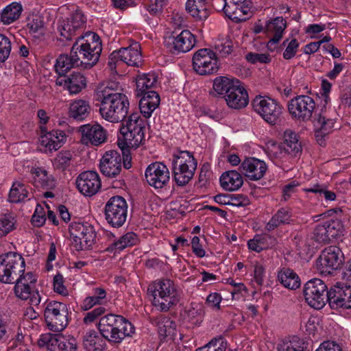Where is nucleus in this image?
<instances>
[{"instance_id": "obj_1", "label": "nucleus", "mask_w": 351, "mask_h": 351, "mask_svg": "<svg viewBox=\"0 0 351 351\" xmlns=\"http://www.w3.org/2000/svg\"><path fill=\"white\" fill-rule=\"evenodd\" d=\"M97 95L101 103L99 113L103 119L111 123H119L125 118L130 103L128 97L118 91L117 84L111 82L101 86Z\"/></svg>"}, {"instance_id": "obj_2", "label": "nucleus", "mask_w": 351, "mask_h": 351, "mask_svg": "<svg viewBox=\"0 0 351 351\" xmlns=\"http://www.w3.org/2000/svg\"><path fill=\"white\" fill-rule=\"evenodd\" d=\"M154 306L161 312H167L176 306L182 298V291L171 279L161 278L154 281L149 287Z\"/></svg>"}, {"instance_id": "obj_3", "label": "nucleus", "mask_w": 351, "mask_h": 351, "mask_svg": "<svg viewBox=\"0 0 351 351\" xmlns=\"http://www.w3.org/2000/svg\"><path fill=\"white\" fill-rule=\"evenodd\" d=\"M97 327L105 339L113 343H121L125 337L134 333V327L128 320L112 313L101 317Z\"/></svg>"}, {"instance_id": "obj_4", "label": "nucleus", "mask_w": 351, "mask_h": 351, "mask_svg": "<svg viewBox=\"0 0 351 351\" xmlns=\"http://www.w3.org/2000/svg\"><path fill=\"white\" fill-rule=\"evenodd\" d=\"M144 121L138 113H132L123 124L120 129L123 141L119 143L120 148L124 154V147L136 149L145 140Z\"/></svg>"}, {"instance_id": "obj_5", "label": "nucleus", "mask_w": 351, "mask_h": 351, "mask_svg": "<svg viewBox=\"0 0 351 351\" xmlns=\"http://www.w3.org/2000/svg\"><path fill=\"white\" fill-rule=\"evenodd\" d=\"M72 47L85 68H90L97 62L102 49L100 38L94 33L86 34L85 38H79Z\"/></svg>"}, {"instance_id": "obj_6", "label": "nucleus", "mask_w": 351, "mask_h": 351, "mask_svg": "<svg viewBox=\"0 0 351 351\" xmlns=\"http://www.w3.org/2000/svg\"><path fill=\"white\" fill-rule=\"evenodd\" d=\"M197 161L188 151H180L173 155L172 171L173 178L179 186H184L193 178Z\"/></svg>"}, {"instance_id": "obj_7", "label": "nucleus", "mask_w": 351, "mask_h": 351, "mask_svg": "<svg viewBox=\"0 0 351 351\" xmlns=\"http://www.w3.org/2000/svg\"><path fill=\"white\" fill-rule=\"evenodd\" d=\"M44 317L47 328L53 332L62 331L69 324V309L66 304L55 300L45 304Z\"/></svg>"}, {"instance_id": "obj_8", "label": "nucleus", "mask_w": 351, "mask_h": 351, "mask_svg": "<svg viewBox=\"0 0 351 351\" xmlns=\"http://www.w3.org/2000/svg\"><path fill=\"white\" fill-rule=\"evenodd\" d=\"M25 261L21 254L8 252L0 256V282L13 283L18 276L25 271Z\"/></svg>"}, {"instance_id": "obj_9", "label": "nucleus", "mask_w": 351, "mask_h": 351, "mask_svg": "<svg viewBox=\"0 0 351 351\" xmlns=\"http://www.w3.org/2000/svg\"><path fill=\"white\" fill-rule=\"evenodd\" d=\"M72 244L77 251L89 249L95 242L94 227L88 222L73 221L69 228Z\"/></svg>"}, {"instance_id": "obj_10", "label": "nucleus", "mask_w": 351, "mask_h": 351, "mask_svg": "<svg viewBox=\"0 0 351 351\" xmlns=\"http://www.w3.org/2000/svg\"><path fill=\"white\" fill-rule=\"evenodd\" d=\"M252 106L254 111L269 124L275 125L279 121L282 108L276 100L257 95L252 101Z\"/></svg>"}, {"instance_id": "obj_11", "label": "nucleus", "mask_w": 351, "mask_h": 351, "mask_svg": "<svg viewBox=\"0 0 351 351\" xmlns=\"http://www.w3.org/2000/svg\"><path fill=\"white\" fill-rule=\"evenodd\" d=\"M142 56L139 43H134L128 47L114 51L109 56L108 65L112 72L116 71L117 64L123 62L129 66H138L141 64Z\"/></svg>"}, {"instance_id": "obj_12", "label": "nucleus", "mask_w": 351, "mask_h": 351, "mask_svg": "<svg viewBox=\"0 0 351 351\" xmlns=\"http://www.w3.org/2000/svg\"><path fill=\"white\" fill-rule=\"evenodd\" d=\"M193 66L200 75H208L218 71L219 65L216 53L210 49L197 50L193 56Z\"/></svg>"}, {"instance_id": "obj_13", "label": "nucleus", "mask_w": 351, "mask_h": 351, "mask_svg": "<svg viewBox=\"0 0 351 351\" xmlns=\"http://www.w3.org/2000/svg\"><path fill=\"white\" fill-rule=\"evenodd\" d=\"M128 204L121 196H113L105 206L106 219L113 227H121L128 217Z\"/></svg>"}, {"instance_id": "obj_14", "label": "nucleus", "mask_w": 351, "mask_h": 351, "mask_svg": "<svg viewBox=\"0 0 351 351\" xmlns=\"http://www.w3.org/2000/svg\"><path fill=\"white\" fill-rule=\"evenodd\" d=\"M327 286L319 278L308 280L304 287V295L306 302L311 307L320 309L327 300Z\"/></svg>"}, {"instance_id": "obj_15", "label": "nucleus", "mask_w": 351, "mask_h": 351, "mask_svg": "<svg viewBox=\"0 0 351 351\" xmlns=\"http://www.w3.org/2000/svg\"><path fill=\"white\" fill-rule=\"evenodd\" d=\"M38 346L47 351H77V340L73 337H57L51 333L43 334L38 339Z\"/></svg>"}, {"instance_id": "obj_16", "label": "nucleus", "mask_w": 351, "mask_h": 351, "mask_svg": "<svg viewBox=\"0 0 351 351\" xmlns=\"http://www.w3.org/2000/svg\"><path fill=\"white\" fill-rule=\"evenodd\" d=\"M344 228L339 219H332L317 225L313 231V238L319 243H329L343 234Z\"/></svg>"}, {"instance_id": "obj_17", "label": "nucleus", "mask_w": 351, "mask_h": 351, "mask_svg": "<svg viewBox=\"0 0 351 351\" xmlns=\"http://www.w3.org/2000/svg\"><path fill=\"white\" fill-rule=\"evenodd\" d=\"M315 108L313 99L308 95H300L292 99L288 106L289 113L295 119L310 120Z\"/></svg>"}, {"instance_id": "obj_18", "label": "nucleus", "mask_w": 351, "mask_h": 351, "mask_svg": "<svg viewBox=\"0 0 351 351\" xmlns=\"http://www.w3.org/2000/svg\"><path fill=\"white\" fill-rule=\"evenodd\" d=\"M341 250L337 246H329L322 252L316 263L317 270L324 275L331 274L341 264Z\"/></svg>"}, {"instance_id": "obj_19", "label": "nucleus", "mask_w": 351, "mask_h": 351, "mask_svg": "<svg viewBox=\"0 0 351 351\" xmlns=\"http://www.w3.org/2000/svg\"><path fill=\"white\" fill-rule=\"evenodd\" d=\"M39 147L43 152H51L60 149L66 141V134L62 130H52L47 132L45 126H40Z\"/></svg>"}, {"instance_id": "obj_20", "label": "nucleus", "mask_w": 351, "mask_h": 351, "mask_svg": "<svg viewBox=\"0 0 351 351\" xmlns=\"http://www.w3.org/2000/svg\"><path fill=\"white\" fill-rule=\"evenodd\" d=\"M327 301L331 308H351V286L337 285L327 292Z\"/></svg>"}, {"instance_id": "obj_21", "label": "nucleus", "mask_w": 351, "mask_h": 351, "mask_svg": "<svg viewBox=\"0 0 351 351\" xmlns=\"http://www.w3.org/2000/svg\"><path fill=\"white\" fill-rule=\"evenodd\" d=\"M145 176L147 182L155 189H162L169 181V171L161 162H153L146 169Z\"/></svg>"}, {"instance_id": "obj_22", "label": "nucleus", "mask_w": 351, "mask_h": 351, "mask_svg": "<svg viewBox=\"0 0 351 351\" xmlns=\"http://www.w3.org/2000/svg\"><path fill=\"white\" fill-rule=\"evenodd\" d=\"M81 142L85 145L99 146L107 140L106 130L99 124H85L79 128Z\"/></svg>"}, {"instance_id": "obj_23", "label": "nucleus", "mask_w": 351, "mask_h": 351, "mask_svg": "<svg viewBox=\"0 0 351 351\" xmlns=\"http://www.w3.org/2000/svg\"><path fill=\"white\" fill-rule=\"evenodd\" d=\"M122 160L121 155L117 151H107L100 160L101 173L106 177H115L119 175L121 170Z\"/></svg>"}, {"instance_id": "obj_24", "label": "nucleus", "mask_w": 351, "mask_h": 351, "mask_svg": "<svg viewBox=\"0 0 351 351\" xmlns=\"http://www.w3.org/2000/svg\"><path fill=\"white\" fill-rule=\"evenodd\" d=\"M79 191L85 196H93L101 188L99 175L93 171H85L79 175L76 180Z\"/></svg>"}, {"instance_id": "obj_25", "label": "nucleus", "mask_w": 351, "mask_h": 351, "mask_svg": "<svg viewBox=\"0 0 351 351\" xmlns=\"http://www.w3.org/2000/svg\"><path fill=\"white\" fill-rule=\"evenodd\" d=\"M267 169L266 163L263 160L255 158L245 159L240 167L242 173L250 180L254 181L261 179Z\"/></svg>"}, {"instance_id": "obj_26", "label": "nucleus", "mask_w": 351, "mask_h": 351, "mask_svg": "<svg viewBox=\"0 0 351 351\" xmlns=\"http://www.w3.org/2000/svg\"><path fill=\"white\" fill-rule=\"evenodd\" d=\"M224 99L227 105L234 109L243 108L249 101L247 92L241 81L226 95Z\"/></svg>"}, {"instance_id": "obj_27", "label": "nucleus", "mask_w": 351, "mask_h": 351, "mask_svg": "<svg viewBox=\"0 0 351 351\" xmlns=\"http://www.w3.org/2000/svg\"><path fill=\"white\" fill-rule=\"evenodd\" d=\"M57 84L62 86L71 95H76L86 86V79L80 73H73L59 77Z\"/></svg>"}, {"instance_id": "obj_28", "label": "nucleus", "mask_w": 351, "mask_h": 351, "mask_svg": "<svg viewBox=\"0 0 351 351\" xmlns=\"http://www.w3.org/2000/svg\"><path fill=\"white\" fill-rule=\"evenodd\" d=\"M30 182L36 188L51 189L54 184V180L44 167L32 166L29 169Z\"/></svg>"}, {"instance_id": "obj_29", "label": "nucleus", "mask_w": 351, "mask_h": 351, "mask_svg": "<svg viewBox=\"0 0 351 351\" xmlns=\"http://www.w3.org/2000/svg\"><path fill=\"white\" fill-rule=\"evenodd\" d=\"M196 44L195 36L187 29L173 37V49L177 53H186L191 51Z\"/></svg>"}, {"instance_id": "obj_30", "label": "nucleus", "mask_w": 351, "mask_h": 351, "mask_svg": "<svg viewBox=\"0 0 351 351\" xmlns=\"http://www.w3.org/2000/svg\"><path fill=\"white\" fill-rule=\"evenodd\" d=\"M186 10L196 21H204L210 15L207 0H187Z\"/></svg>"}, {"instance_id": "obj_31", "label": "nucleus", "mask_w": 351, "mask_h": 351, "mask_svg": "<svg viewBox=\"0 0 351 351\" xmlns=\"http://www.w3.org/2000/svg\"><path fill=\"white\" fill-rule=\"evenodd\" d=\"M287 27V22L282 16L276 17L266 23L265 31L271 37L269 43H278L282 38Z\"/></svg>"}, {"instance_id": "obj_32", "label": "nucleus", "mask_w": 351, "mask_h": 351, "mask_svg": "<svg viewBox=\"0 0 351 351\" xmlns=\"http://www.w3.org/2000/svg\"><path fill=\"white\" fill-rule=\"evenodd\" d=\"M82 66L79 55L76 54L73 47L69 55H60L56 60L55 64L56 71L60 75H64L65 73L75 66Z\"/></svg>"}, {"instance_id": "obj_33", "label": "nucleus", "mask_w": 351, "mask_h": 351, "mask_svg": "<svg viewBox=\"0 0 351 351\" xmlns=\"http://www.w3.org/2000/svg\"><path fill=\"white\" fill-rule=\"evenodd\" d=\"M107 293L106 290L101 287H95L92 293L87 295L80 304L82 311H88L94 306H104L107 302Z\"/></svg>"}, {"instance_id": "obj_34", "label": "nucleus", "mask_w": 351, "mask_h": 351, "mask_svg": "<svg viewBox=\"0 0 351 351\" xmlns=\"http://www.w3.org/2000/svg\"><path fill=\"white\" fill-rule=\"evenodd\" d=\"M293 221L291 209L287 207L279 208L265 225L267 231H272L277 228L290 224Z\"/></svg>"}, {"instance_id": "obj_35", "label": "nucleus", "mask_w": 351, "mask_h": 351, "mask_svg": "<svg viewBox=\"0 0 351 351\" xmlns=\"http://www.w3.org/2000/svg\"><path fill=\"white\" fill-rule=\"evenodd\" d=\"M141 96L139 101L141 113L145 118H149L160 104V96L156 91H150Z\"/></svg>"}, {"instance_id": "obj_36", "label": "nucleus", "mask_w": 351, "mask_h": 351, "mask_svg": "<svg viewBox=\"0 0 351 351\" xmlns=\"http://www.w3.org/2000/svg\"><path fill=\"white\" fill-rule=\"evenodd\" d=\"M14 291L17 298L23 300H29L32 305L38 306L41 302L38 291L34 287H29V285L15 282Z\"/></svg>"}, {"instance_id": "obj_37", "label": "nucleus", "mask_w": 351, "mask_h": 351, "mask_svg": "<svg viewBox=\"0 0 351 351\" xmlns=\"http://www.w3.org/2000/svg\"><path fill=\"white\" fill-rule=\"evenodd\" d=\"M278 281L285 288L295 290L301 282L298 275L291 269L283 267L278 271Z\"/></svg>"}, {"instance_id": "obj_38", "label": "nucleus", "mask_w": 351, "mask_h": 351, "mask_svg": "<svg viewBox=\"0 0 351 351\" xmlns=\"http://www.w3.org/2000/svg\"><path fill=\"white\" fill-rule=\"evenodd\" d=\"M239 82V80L232 77L218 76L213 80V93L224 98Z\"/></svg>"}, {"instance_id": "obj_39", "label": "nucleus", "mask_w": 351, "mask_h": 351, "mask_svg": "<svg viewBox=\"0 0 351 351\" xmlns=\"http://www.w3.org/2000/svg\"><path fill=\"white\" fill-rule=\"evenodd\" d=\"M276 350V351H309L308 343L297 336L280 340Z\"/></svg>"}, {"instance_id": "obj_40", "label": "nucleus", "mask_w": 351, "mask_h": 351, "mask_svg": "<svg viewBox=\"0 0 351 351\" xmlns=\"http://www.w3.org/2000/svg\"><path fill=\"white\" fill-rule=\"evenodd\" d=\"M220 184L226 191H234L242 186L243 180L242 176L237 171H228L221 176Z\"/></svg>"}, {"instance_id": "obj_41", "label": "nucleus", "mask_w": 351, "mask_h": 351, "mask_svg": "<svg viewBox=\"0 0 351 351\" xmlns=\"http://www.w3.org/2000/svg\"><path fill=\"white\" fill-rule=\"evenodd\" d=\"M104 338L95 330L88 331L83 339V346L86 351H103L106 346Z\"/></svg>"}, {"instance_id": "obj_42", "label": "nucleus", "mask_w": 351, "mask_h": 351, "mask_svg": "<svg viewBox=\"0 0 351 351\" xmlns=\"http://www.w3.org/2000/svg\"><path fill=\"white\" fill-rule=\"evenodd\" d=\"M275 245V239L267 234H256L247 241V246L250 250L261 252L265 250L272 247Z\"/></svg>"}, {"instance_id": "obj_43", "label": "nucleus", "mask_w": 351, "mask_h": 351, "mask_svg": "<svg viewBox=\"0 0 351 351\" xmlns=\"http://www.w3.org/2000/svg\"><path fill=\"white\" fill-rule=\"evenodd\" d=\"M283 146L288 154L297 156L302 151L298 135L291 130H286L283 134Z\"/></svg>"}, {"instance_id": "obj_44", "label": "nucleus", "mask_w": 351, "mask_h": 351, "mask_svg": "<svg viewBox=\"0 0 351 351\" xmlns=\"http://www.w3.org/2000/svg\"><path fill=\"white\" fill-rule=\"evenodd\" d=\"M157 83V77L154 73H142L138 75L136 80V93L138 97L150 92Z\"/></svg>"}, {"instance_id": "obj_45", "label": "nucleus", "mask_w": 351, "mask_h": 351, "mask_svg": "<svg viewBox=\"0 0 351 351\" xmlns=\"http://www.w3.org/2000/svg\"><path fill=\"white\" fill-rule=\"evenodd\" d=\"M23 11L21 4L12 2L4 8L0 14V21L4 25H10L19 19Z\"/></svg>"}, {"instance_id": "obj_46", "label": "nucleus", "mask_w": 351, "mask_h": 351, "mask_svg": "<svg viewBox=\"0 0 351 351\" xmlns=\"http://www.w3.org/2000/svg\"><path fill=\"white\" fill-rule=\"evenodd\" d=\"M90 106L88 101L84 99H75L69 107V116L75 119L84 120L90 114Z\"/></svg>"}, {"instance_id": "obj_47", "label": "nucleus", "mask_w": 351, "mask_h": 351, "mask_svg": "<svg viewBox=\"0 0 351 351\" xmlns=\"http://www.w3.org/2000/svg\"><path fill=\"white\" fill-rule=\"evenodd\" d=\"M29 187L20 181L13 182L8 195V200L12 203H19L28 198Z\"/></svg>"}, {"instance_id": "obj_48", "label": "nucleus", "mask_w": 351, "mask_h": 351, "mask_svg": "<svg viewBox=\"0 0 351 351\" xmlns=\"http://www.w3.org/2000/svg\"><path fill=\"white\" fill-rule=\"evenodd\" d=\"M223 10L228 18L236 22H240L246 20L247 15H248L250 12V8L247 5V1L235 8L232 6H223Z\"/></svg>"}, {"instance_id": "obj_49", "label": "nucleus", "mask_w": 351, "mask_h": 351, "mask_svg": "<svg viewBox=\"0 0 351 351\" xmlns=\"http://www.w3.org/2000/svg\"><path fill=\"white\" fill-rule=\"evenodd\" d=\"M158 327V333L163 338L173 339L176 336V324L168 317H161Z\"/></svg>"}, {"instance_id": "obj_50", "label": "nucleus", "mask_w": 351, "mask_h": 351, "mask_svg": "<svg viewBox=\"0 0 351 351\" xmlns=\"http://www.w3.org/2000/svg\"><path fill=\"white\" fill-rule=\"evenodd\" d=\"M138 241V236L133 232H128L114 241L108 247V251L122 250L125 247L133 246Z\"/></svg>"}, {"instance_id": "obj_51", "label": "nucleus", "mask_w": 351, "mask_h": 351, "mask_svg": "<svg viewBox=\"0 0 351 351\" xmlns=\"http://www.w3.org/2000/svg\"><path fill=\"white\" fill-rule=\"evenodd\" d=\"M314 126L316 128L315 135L317 138L328 134L334 127V120L326 119L325 116L319 114L313 120ZM317 141L320 140L317 138Z\"/></svg>"}, {"instance_id": "obj_52", "label": "nucleus", "mask_w": 351, "mask_h": 351, "mask_svg": "<svg viewBox=\"0 0 351 351\" xmlns=\"http://www.w3.org/2000/svg\"><path fill=\"white\" fill-rule=\"evenodd\" d=\"M16 219L12 213L0 216V238L7 236L16 229Z\"/></svg>"}, {"instance_id": "obj_53", "label": "nucleus", "mask_w": 351, "mask_h": 351, "mask_svg": "<svg viewBox=\"0 0 351 351\" xmlns=\"http://www.w3.org/2000/svg\"><path fill=\"white\" fill-rule=\"evenodd\" d=\"M57 28L60 36L62 37L60 38L62 40H71L76 34L74 28L71 26V22L67 18L59 20Z\"/></svg>"}, {"instance_id": "obj_54", "label": "nucleus", "mask_w": 351, "mask_h": 351, "mask_svg": "<svg viewBox=\"0 0 351 351\" xmlns=\"http://www.w3.org/2000/svg\"><path fill=\"white\" fill-rule=\"evenodd\" d=\"M106 311L107 309L104 306H97L91 311L89 310L84 314L82 322L86 325L92 324L106 315Z\"/></svg>"}, {"instance_id": "obj_55", "label": "nucleus", "mask_w": 351, "mask_h": 351, "mask_svg": "<svg viewBox=\"0 0 351 351\" xmlns=\"http://www.w3.org/2000/svg\"><path fill=\"white\" fill-rule=\"evenodd\" d=\"M67 19L71 23L75 32L82 29L85 25L86 18L82 12L78 9L73 12Z\"/></svg>"}, {"instance_id": "obj_56", "label": "nucleus", "mask_w": 351, "mask_h": 351, "mask_svg": "<svg viewBox=\"0 0 351 351\" xmlns=\"http://www.w3.org/2000/svg\"><path fill=\"white\" fill-rule=\"evenodd\" d=\"M72 154L70 152H60L54 159L53 166L58 169L64 170L71 163Z\"/></svg>"}, {"instance_id": "obj_57", "label": "nucleus", "mask_w": 351, "mask_h": 351, "mask_svg": "<svg viewBox=\"0 0 351 351\" xmlns=\"http://www.w3.org/2000/svg\"><path fill=\"white\" fill-rule=\"evenodd\" d=\"M215 49L221 57H226L232 51V43L228 38L219 40L215 45Z\"/></svg>"}, {"instance_id": "obj_58", "label": "nucleus", "mask_w": 351, "mask_h": 351, "mask_svg": "<svg viewBox=\"0 0 351 351\" xmlns=\"http://www.w3.org/2000/svg\"><path fill=\"white\" fill-rule=\"evenodd\" d=\"M12 49L10 39L4 34H0V62H4L9 57Z\"/></svg>"}, {"instance_id": "obj_59", "label": "nucleus", "mask_w": 351, "mask_h": 351, "mask_svg": "<svg viewBox=\"0 0 351 351\" xmlns=\"http://www.w3.org/2000/svg\"><path fill=\"white\" fill-rule=\"evenodd\" d=\"M304 191L320 195L323 194L326 201H334L336 199V194L333 191L327 190L326 187L324 185L314 184L309 188H306Z\"/></svg>"}, {"instance_id": "obj_60", "label": "nucleus", "mask_w": 351, "mask_h": 351, "mask_svg": "<svg viewBox=\"0 0 351 351\" xmlns=\"http://www.w3.org/2000/svg\"><path fill=\"white\" fill-rule=\"evenodd\" d=\"M31 221L33 226L36 227H41L45 224L46 221V211L43 206L37 204Z\"/></svg>"}, {"instance_id": "obj_61", "label": "nucleus", "mask_w": 351, "mask_h": 351, "mask_svg": "<svg viewBox=\"0 0 351 351\" xmlns=\"http://www.w3.org/2000/svg\"><path fill=\"white\" fill-rule=\"evenodd\" d=\"M283 45L286 46L285 50L283 52V58L285 60H290L293 58L298 49L299 43L296 39H292L288 43V40L283 41Z\"/></svg>"}, {"instance_id": "obj_62", "label": "nucleus", "mask_w": 351, "mask_h": 351, "mask_svg": "<svg viewBox=\"0 0 351 351\" xmlns=\"http://www.w3.org/2000/svg\"><path fill=\"white\" fill-rule=\"evenodd\" d=\"M286 154L285 148L277 143L271 142L267 145V154L272 160L282 158Z\"/></svg>"}, {"instance_id": "obj_63", "label": "nucleus", "mask_w": 351, "mask_h": 351, "mask_svg": "<svg viewBox=\"0 0 351 351\" xmlns=\"http://www.w3.org/2000/svg\"><path fill=\"white\" fill-rule=\"evenodd\" d=\"M37 281L36 276L32 272L25 271L21 273L18 277L15 279L14 282L16 283H24L25 285H29V287L35 288V284Z\"/></svg>"}, {"instance_id": "obj_64", "label": "nucleus", "mask_w": 351, "mask_h": 351, "mask_svg": "<svg viewBox=\"0 0 351 351\" xmlns=\"http://www.w3.org/2000/svg\"><path fill=\"white\" fill-rule=\"evenodd\" d=\"M27 27L31 33H41L44 27V22L40 16H35L29 20Z\"/></svg>"}]
</instances>
